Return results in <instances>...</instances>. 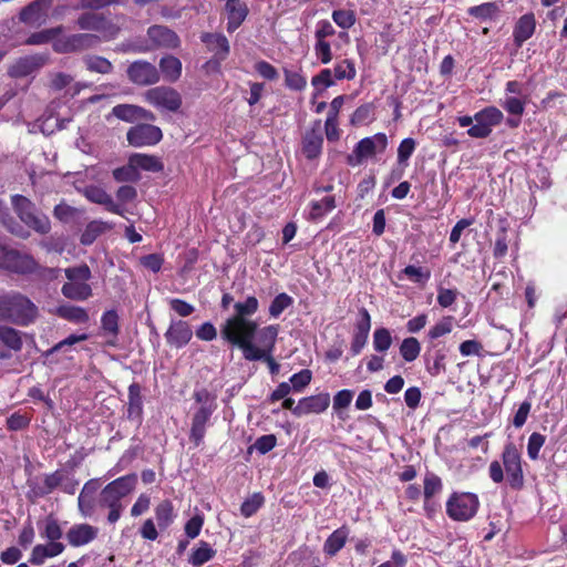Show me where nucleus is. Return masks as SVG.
<instances>
[{"mask_svg":"<svg viewBox=\"0 0 567 567\" xmlns=\"http://www.w3.org/2000/svg\"><path fill=\"white\" fill-rule=\"evenodd\" d=\"M258 307V299L254 296L247 297L245 301L236 302L234 305L235 313L220 324L221 339L234 347L254 341L258 332V323L249 317L257 312Z\"/></svg>","mask_w":567,"mask_h":567,"instance_id":"nucleus-1","label":"nucleus"},{"mask_svg":"<svg viewBox=\"0 0 567 567\" xmlns=\"http://www.w3.org/2000/svg\"><path fill=\"white\" fill-rule=\"evenodd\" d=\"M137 485V475L131 473L106 484L99 496L97 504L101 508L109 509L107 522L115 524L125 509L123 499L128 496Z\"/></svg>","mask_w":567,"mask_h":567,"instance_id":"nucleus-2","label":"nucleus"},{"mask_svg":"<svg viewBox=\"0 0 567 567\" xmlns=\"http://www.w3.org/2000/svg\"><path fill=\"white\" fill-rule=\"evenodd\" d=\"M506 473V482L508 486L515 491L524 486V471L522 465V454L513 442L505 444L502 453V463L493 461L488 467L491 480L499 484L504 482Z\"/></svg>","mask_w":567,"mask_h":567,"instance_id":"nucleus-3","label":"nucleus"},{"mask_svg":"<svg viewBox=\"0 0 567 567\" xmlns=\"http://www.w3.org/2000/svg\"><path fill=\"white\" fill-rule=\"evenodd\" d=\"M37 315V306L25 296L19 292L0 296V320H10L21 326H28Z\"/></svg>","mask_w":567,"mask_h":567,"instance_id":"nucleus-4","label":"nucleus"},{"mask_svg":"<svg viewBox=\"0 0 567 567\" xmlns=\"http://www.w3.org/2000/svg\"><path fill=\"white\" fill-rule=\"evenodd\" d=\"M277 336L278 327L268 326L259 331V338L262 343V348H258L254 341L244 342L238 348L243 351V355L247 361H265L269 368L270 373L274 375L277 374L280 369V365L271 355Z\"/></svg>","mask_w":567,"mask_h":567,"instance_id":"nucleus-5","label":"nucleus"},{"mask_svg":"<svg viewBox=\"0 0 567 567\" xmlns=\"http://www.w3.org/2000/svg\"><path fill=\"white\" fill-rule=\"evenodd\" d=\"M12 205L19 218L39 234H48L51 223L47 215L37 209L33 203L22 195L12 197Z\"/></svg>","mask_w":567,"mask_h":567,"instance_id":"nucleus-6","label":"nucleus"},{"mask_svg":"<svg viewBox=\"0 0 567 567\" xmlns=\"http://www.w3.org/2000/svg\"><path fill=\"white\" fill-rule=\"evenodd\" d=\"M478 506L480 501L476 494L453 492L446 502V514L453 520L467 522L476 515Z\"/></svg>","mask_w":567,"mask_h":567,"instance_id":"nucleus-7","label":"nucleus"},{"mask_svg":"<svg viewBox=\"0 0 567 567\" xmlns=\"http://www.w3.org/2000/svg\"><path fill=\"white\" fill-rule=\"evenodd\" d=\"M0 268L19 275H29L38 270V262L29 254H22L0 243Z\"/></svg>","mask_w":567,"mask_h":567,"instance_id":"nucleus-8","label":"nucleus"},{"mask_svg":"<svg viewBox=\"0 0 567 567\" xmlns=\"http://www.w3.org/2000/svg\"><path fill=\"white\" fill-rule=\"evenodd\" d=\"M474 118L475 124L467 130V135L472 138H486L503 122L504 114L496 106H486L476 112Z\"/></svg>","mask_w":567,"mask_h":567,"instance_id":"nucleus-9","label":"nucleus"},{"mask_svg":"<svg viewBox=\"0 0 567 567\" xmlns=\"http://www.w3.org/2000/svg\"><path fill=\"white\" fill-rule=\"evenodd\" d=\"M147 38L151 45L147 43L132 44L134 52H147L154 48L175 49L179 45L178 35L165 25H152L147 30Z\"/></svg>","mask_w":567,"mask_h":567,"instance_id":"nucleus-10","label":"nucleus"},{"mask_svg":"<svg viewBox=\"0 0 567 567\" xmlns=\"http://www.w3.org/2000/svg\"><path fill=\"white\" fill-rule=\"evenodd\" d=\"M388 146V137L384 133H377L372 136L360 140L347 158L351 166L360 165L365 158L373 156L377 152H383Z\"/></svg>","mask_w":567,"mask_h":567,"instance_id":"nucleus-11","label":"nucleus"},{"mask_svg":"<svg viewBox=\"0 0 567 567\" xmlns=\"http://www.w3.org/2000/svg\"><path fill=\"white\" fill-rule=\"evenodd\" d=\"M64 480V473L60 470L43 476H33L27 481L28 499L34 502L52 493Z\"/></svg>","mask_w":567,"mask_h":567,"instance_id":"nucleus-12","label":"nucleus"},{"mask_svg":"<svg viewBox=\"0 0 567 567\" xmlns=\"http://www.w3.org/2000/svg\"><path fill=\"white\" fill-rule=\"evenodd\" d=\"M145 99L153 106L169 112H177L182 106L181 94L169 86H156L150 89L145 93Z\"/></svg>","mask_w":567,"mask_h":567,"instance_id":"nucleus-13","label":"nucleus"},{"mask_svg":"<svg viewBox=\"0 0 567 567\" xmlns=\"http://www.w3.org/2000/svg\"><path fill=\"white\" fill-rule=\"evenodd\" d=\"M163 137L159 127L152 124H138L131 127L126 133L130 145L134 147L151 146L157 144Z\"/></svg>","mask_w":567,"mask_h":567,"instance_id":"nucleus-14","label":"nucleus"},{"mask_svg":"<svg viewBox=\"0 0 567 567\" xmlns=\"http://www.w3.org/2000/svg\"><path fill=\"white\" fill-rule=\"evenodd\" d=\"M127 76L136 85H152L159 81L161 74L151 62L137 60L127 68Z\"/></svg>","mask_w":567,"mask_h":567,"instance_id":"nucleus-15","label":"nucleus"},{"mask_svg":"<svg viewBox=\"0 0 567 567\" xmlns=\"http://www.w3.org/2000/svg\"><path fill=\"white\" fill-rule=\"evenodd\" d=\"M217 405L198 406L192 417L189 440L199 446L205 437L206 429Z\"/></svg>","mask_w":567,"mask_h":567,"instance_id":"nucleus-16","label":"nucleus"},{"mask_svg":"<svg viewBox=\"0 0 567 567\" xmlns=\"http://www.w3.org/2000/svg\"><path fill=\"white\" fill-rule=\"evenodd\" d=\"M323 135L321 121L317 120L310 130L306 131L301 141V151L307 159H316L322 153Z\"/></svg>","mask_w":567,"mask_h":567,"instance_id":"nucleus-17","label":"nucleus"},{"mask_svg":"<svg viewBox=\"0 0 567 567\" xmlns=\"http://www.w3.org/2000/svg\"><path fill=\"white\" fill-rule=\"evenodd\" d=\"M450 348L442 342L433 343L424 353L426 371L432 377H437L446 370V358Z\"/></svg>","mask_w":567,"mask_h":567,"instance_id":"nucleus-18","label":"nucleus"},{"mask_svg":"<svg viewBox=\"0 0 567 567\" xmlns=\"http://www.w3.org/2000/svg\"><path fill=\"white\" fill-rule=\"evenodd\" d=\"M100 38L91 33H76L72 34L64 40L58 41L54 44L56 52H73L85 50L99 44Z\"/></svg>","mask_w":567,"mask_h":567,"instance_id":"nucleus-19","label":"nucleus"},{"mask_svg":"<svg viewBox=\"0 0 567 567\" xmlns=\"http://www.w3.org/2000/svg\"><path fill=\"white\" fill-rule=\"evenodd\" d=\"M330 405L329 393H319L316 395L306 396L299 400L295 409V416H302L308 414H320L324 412Z\"/></svg>","mask_w":567,"mask_h":567,"instance_id":"nucleus-20","label":"nucleus"},{"mask_svg":"<svg viewBox=\"0 0 567 567\" xmlns=\"http://www.w3.org/2000/svg\"><path fill=\"white\" fill-rule=\"evenodd\" d=\"M164 336L171 347L181 349L190 341L193 331L186 321L172 320Z\"/></svg>","mask_w":567,"mask_h":567,"instance_id":"nucleus-21","label":"nucleus"},{"mask_svg":"<svg viewBox=\"0 0 567 567\" xmlns=\"http://www.w3.org/2000/svg\"><path fill=\"white\" fill-rule=\"evenodd\" d=\"M83 194L90 202L104 206L106 210L113 214L124 216V210L121 205L116 204L112 196L102 187L95 185L86 186Z\"/></svg>","mask_w":567,"mask_h":567,"instance_id":"nucleus-22","label":"nucleus"},{"mask_svg":"<svg viewBox=\"0 0 567 567\" xmlns=\"http://www.w3.org/2000/svg\"><path fill=\"white\" fill-rule=\"evenodd\" d=\"M99 529L89 524H75L66 533V539L73 547L84 546L97 536Z\"/></svg>","mask_w":567,"mask_h":567,"instance_id":"nucleus-23","label":"nucleus"},{"mask_svg":"<svg viewBox=\"0 0 567 567\" xmlns=\"http://www.w3.org/2000/svg\"><path fill=\"white\" fill-rule=\"evenodd\" d=\"M349 535L350 528L347 525H342L334 529L324 540L322 553L329 558L337 556L346 546Z\"/></svg>","mask_w":567,"mask_h":567,"instance_id":"nucleus-24","label":"nucleus"},{"mask_svg":"<svg viewBox=\"0 0 567 567\" xmlns=\"http://www.w3.org/2000/svg\"><path fill=\"white\" fill-rule=\"evenodd\" d=\"M65 549L62 543L48 542L47 544H38L33 547L29 563L34 566H41L49 558L61 555Z\"/></svg>","mask_w":567,"mask_h":567,"instance_id":"nucleus-25","label":"nucleus"},{"mask_svg":"<svg viewBox=\"0 0 567 567\" xmlns=\"http://www.w3.org/2000/svg\"><path fill=\"white\" fill-rule=\"evenodd\" d=\"M536 29V19L534 13L528 12L523 14L515 23L513 30L514 43L517 48H520L524 42L530 39Z\"/></svg>","mask_w":567,"mask_h":567,"instance_id":"nucleus-26","label":"nucleus"},{"mask_svg":"<svg viewBox=\"0 0 567 567\" xmlns=\"http://www.w3.org/2000/svg\"><path fill=\"white\" fill-rule=\"evenodd\" d=\"M210 52L214 53L218 61H224L230 51L229 42L224 34L220 33H203L200 37Z\"/></svg>","mask_w":567,"mask_h":567,"instance_id":"nucleus-27","label":"nucleus"},{"mask_svg":"<svg viewBox=\"0 0 567 567\" xmlns=\"http://www.w3.org/2000/svg\"><path fill=\"white\" fill-rule=\"evenodd\" d=\"M128 402L126 416L128 420L142 422L143 419V398L142 388L138 383L133 382L128 386Z\"/></svg>","mask_w":567,"mask_h":567,"instance_id":"nucleus-28","label":"nucleus"},{"mask_svg":"<svg viewBox=\"0 0 567 567\" xmlns=\"http://www.w3.org/2000/svg\"><path fill=\"white\" fill-rule=\"evenodd\" d=\"M228 13L227 31L234 32L245 21L248 9L241 0H228L226 3Z\"/></svg>","mask_w":567,"mask_h":567,"instance_id":"nucleus-29","label":"nucleus"},{"mask_svg":"<svg viewBox=\"0 0 567 567\" xmlns=\"http://www.w3.org/2000/svg\"><path fill=\"white\" fill-rule=\"evenodd\" d=\"M48 0H35L24 7L20 12V20L27 24H40L45 16Z\"/></svg>","mask_w":567,"mask_h":567,"instance_id":"nucleus-30","label":"nucleus"},{"mask_svg":"<svg viewBox=\"0 0 567 567\" xmlns=\"http://www.w3.org/2000/svg\"><path fill=\"white\" fill-rule=\"evenodd\" d=\"M81 30L87 31H105L110 25V21L101 13L96 12H84L76 21Z\"/></svg>","mask_w":567,"mask_h":567,"instance_id":"nucleus-31","label":"nucleus"},{"mask_svg":"<svg viewBox=\"0 0 567 567\" xmlns=\"http://www.w3.org/2000/svg\"><path fill=\"white\" fill-rule=\"evenodd\" d=\"M334 196H326L321 200H312L309 204L308 219L318 223L336 208Z\"/></svg>","mask_w":567,"mask_h":567,"instance_id":"nucleus-32","label":"nucleus"},{"mask_svg":"<svg viewBox=\"0 0 567 567\" xmlns=\"http://www.w3.org/2000/svg\"><path fill=\"white\" fill-rule=\"evenodd\" d=\"M501 12V6L498 2H484L478 6L470 7L467 9V14L482 21L488 22L494 21L498 17Z\"/></svg>","mask_w":567,"mask_h":567,"instance_id":"nucleus-33","label":"nucleus"},{"mask_svg":"<svg viewBox=\"0 0 567 567\" xmlns=\"http://www.w3.org/2000/svg\"><path fill=\"white\" fill-rule=\"evenodd\" d=\"M101 328L104 336L110 337L107 344L116 346L117 334L120 331L118 327V315L115 310H107L102 315Z\"/></svg>","mask_w":567,"mask_h":567,"instance_id":"nucleus-34","label":"nucleus"},{"mask_svg":"<svg viewBox=\"0 0 567 567\" xmlns=\"http://www.w3.org/2000/svg\"><path fill=\"white\" fill-rule=\"evenodd\" d=\"M216 555V549L205 540L197 543L196 547L193 548L192 554L188 557V563L193 567H200L204 564L212 560Z\"/></svg>","mask_w":567,"mask_h":567,"instance_id":"nucleus-35","label":"nucleus"},{"mask_svg":"<svg viewBox=\"0 0 567 567\" xmlns=\"http://www.w3.org/2000/svg\"><path fill=\"white\" fill-rule=\"evenodd\" d=\"M131 157L137 172L141 169L145 172L159 173L164 169L163 162L155 155L134 153Z\"/></svg>","mask_w":567,"mask_h":567,"instance_id":"nucleus-36","label":"nucleus"},{"mask_svg":"<svg viewBox=\"0 0 567 567\" xmlns=\"http://www.w3.org/2000/svg\"><path fill=\"white\" fill-rule=\"evenodd\" d=\"M161 73L165 81L174 83L182 74V62L174 55H165L159 61Z\"/></svg>","mask_w":567,"mask_h":567,"instance_id":"nucleus-37","label":"nucleus"},{"mask_svg":"<svg viewBox=\"0 0 567 567\" xmlns=\"http://www.w3.org/2000/svg\"><path fill=\"white\" fill-rule=\"evenodd\" d=\"M62 295L71 300L84 301L92 296V288L86 282H65L61 288Z\"/></svg>","mask_w":567,"mask_h":567,"instance_id":"nucleus-38","label":"nucleus"},{"mask_svg":"<svg viewBox=\"0 0 567 567\" xmlns=\"http://www.w3.org/2000/svg\"><path fill=\"white\" fill-rule=\"evenodd\" d=\"M112 225L103 220H92L86 226L80 237V243L84 246L92 245L99 236L111 229Z\"/></svg>","mask_w":567,"mask_h":567,"instance_id":"nucleus-39","label":"nucleus"},{"mask_svg":"<svg viewBox=\"0 0 567 567\" xmlns=\"http://www.w3.org/2000/svg\"><path fill=\"white\" fill-rule=\"evenodd\" d=\"M112 114L118 120L134 122L137 118L146 117L148 112L136 105L118 104L112 109Z\"/></svg>","mask_w":567,"mask_h":567,"instance_id":"nucleus-40","label":"nucleus"},{"mask_svg":"<svg viewBox=\"0 0 567 567\" xmlns=\"http://www.w3.org/2000/svg\"><path fill=\"white\" fill-rule=\"evenodd\" d=\"M154 512L157 525L161 529L168 528L176 518L173 503L169 499H164L157 504Z\"/></svg>","mask_w":567,"mask_h":567,"instance_id":"nucleus-41","label":"nucleus"},{"mask_svg":"<svg viewBox=\"0 0 567 567\" xmlns=\"http://www.w3.org/2000/svg\"><path fill=\"white\" fill-rule=\"evenodd\" d=\"M56 315L73 323H85L89 321L86 310L79 306L63 305L56 309Z\"/></svg>","mask_w":567,"mask_h":567,"instance_id":"nucleus-42","label":"nucleus"},{"mask_svg":"<svg viewBox=\"0 0 567 567\" xmlns=\"http://www.w3.org/2000/svg\"><path fill=\"white\" fill-rule=\"evenodd\" d=\"M40 536L48 542L60 543L63 532L59 522L54 517L48 516L40 526Z\"/></svg>","mask_w":567,"mask_h":567,"instance_id":"nucleus-43","label":"nucleus"},{"mask_svg":"<svg viewBox=\"0 0 567 567\" xmlns=\"http://www.w3.org/2000/svg\"><path fill=\"white\" fill-rule=\"evenodd\" d=\"M0 340L10 350L20 351L22 348V339L20 332L14 328L0 326Z\"/></svg>","mask_w":567,"mask_h":567,"instance_id":"nucleus-44","label":"nucleus"},{"mask_svg":"<svg viewBox=\"0 0 567 567\" xmlns=\"http://www.w3.org/2000/svg\"><path fill=\"white\" fill-rule=\"evenodd\" d=\"M113 177L118 183L138 182L141 178L140 172L136 171L135 164L132 163V157H128L126 165L117 167L113 171Z\"/></svg>","mask_w":567,"mask_h":567,"instance_id":"nucleus-45","label":"nucleus"},{"mask_svg":"<svg viewBox=\"0 0 567 567\" xmlns=\"http://www.w3.org/2000/svg\"><path fill=\"white\" fill-rule=\"evenodd\" d=\"M37 68L34 58L25 56L19 59L9 68V75L12 78H22L31 74Z\"/></svg>","mask_w":567,"mask_h":567,"instance_id":"nucleus-46","label":"nucleus"},{"mask_svg":"<svg viewBox=\"0 0 567 567\" xmlns=\"http://www.w3.org/2000/svg\"><path fill=\"white\" fill-rule=\"evenodd\" d=\"M421 352V344L414 337L405 338L400 344V354L405 362H413Z\"/></svg>","mask_w":567,"mask_h":567,"instance_id":"nucleus-47","label":"nucleus"},{"mask_svg":"<svg viewBox=\"0 0 567 567\" xmlns=\"http://www.w3.org/2000/svg\"><path fill=\"white\" fill-rule=\"evenodd\" d=\"M423 485L424 498H435L443 491L442 480L434 473L425 474Z\"/></svg>","mask_w":567,"mask_h":567,"instance_id":"nucleus-48","label":"nucleus"},{"mask_svg":"<svg viewBox=\"0 0 567 567\" xmlns=\"http://www.w3.org/2000/svg\"><path fill=\"white\" fill-rule=\"evenodd\" d=\"M84 64L89 71L100 74H109L113 70L112 63L107 59L99 55L85 56Z\"/></svg>","mask_w":567,"mask_h":567,"instance_id":"nucleus-49","label":"nucleus"},{"mask_svg":"<svg viewBox=\"0 0 567 567\" xmlns=\"http://www.w3.org/2000/svg\"><path fill=\"white\" fill-rule=\"evenodd\" d=\"M402 274L412 282L417 285H425L431 278V270L426 267H416L414 265L406 266Z\"/></svg>","mask_w":567,"mask_h":567,"instance_id":"nucleus-50","label":"nucleus"},{"mask_svg":"<svg viewBox=\"0 0 567 567\" xmlns=\"http://www.w3.org/2000/svg\"><path fill=\"white\" fill-rule=\"evenodd\" d=\"M331 18L333 22L343 30L352 28L357 22V16L354 11L347 9L333 10Z\"/></svg>","mask_w":567,"mask_h":567,"instance_id":"nucleus-51","label":"nucleus"},{"mask_svg":"<svg viewBox=\"0 0 567 567\" xmlns=\"http://www.w3.org/2000/svg\"><path fill=\"white\" fill-rule=\"evenodd\" d=\"M416 148V141L412 137H406L401 141L398 147V164L405 168L409 165V159Z\"/></svg>","mask_w":567,"mask_h":567,"instance_id":"nucleus-52","label":"nucleus"},{"mask_svg":"<svg viewBox=\"0 0 567 567\" xmlns=\"http://www.w3.org/2000/svg\"><path fill=\"white\" fill-rule=\"evenodd\" d=\"M392 346V336L389 329L378 328L373 332V349L377 352H386Z\"/></svg>","mask_w":567,"mask_h":567,"instance_id":"nucleus-53","label":"nucleus"},{"mask_svg":"<svg viewBox=\"0 0 567 567\" xmlns=\"http://www.w3.org/2000/svg\"><path fill=\"white\" fill-rule=\"evenodd\" d=\"M453 321L454 317L452 316L443 317L427 331V338L430 340H436L445 334H449L453 329Z\"/></svg>","mask_w":567,"mask_h":567,"instance_id":"nucleus-54","label":"nucleus"},{"mask_svg":"<svg viewBox=\"0 0 567 567\" xmlns=\"http://www.w3.org/2000/svg\"><path fill=\"white\" fill-rule=\"evenodd\" d=\"M293 303L292 297L286 292L277 295L269 306V315L272 318H278L287 308Z\"/></svg>","mask_w":567,"mask_h":567,"instance_id":"nucleus-55","label":"nucleus"},{"mask_svg":"<svg viewBox=\"0 0 567 567\" xmlns=\"http://www.w3.org/2000/svg\"><path fill=\"white\" fill-rule=\"evenodd\" d=\"M265 497L261 493H254L245 499L240 506V513L244 517H251L264 505Z\"/></svg>","mask_w":567,"mask_h":567,"instance_id":"nucleus-56","label":"nucleus"},{"mask_svg":"<svg viewBox=\"0 0 567 567\" xmlns=\"http://www.w3.org/2000/svg\"><path fill=\"white\" fill-rule=\"evenodd\" d=\"M355 74V66L351 60L346 59L334 65L333 76L336 80H352Z\"/></svg>","mask_w":567,"mask_h":567,"instance_id":"nucleus-57","label":"nucleus"},{"mask_svg":"<svg viewBox=\"0 0 567 567\" xmlns=\"http://www.w3.org/2000/svg\"><path fill=\"white\" fill-rule=\"evenodd\" d=\"M87 339V334L86 333H82V334H70L68 338L63 339L62 341L58 342L56 344H54L52 348H50L49 350H47L44 352V357L45 358H49L50 355H52L53 353L55 352H59V351H66L69 348H71L72 346H74L75 343L78 342H81V341H84Z\"/></svg>","mask_w":567,"mask_h":567,"instance_id":"nucleus-58","label":"nucleus"},{"mask_svg":"<svg viewBox=\"0 0 567 567\" xmlns=\"http://www.w3.org/2000/svg\"><path fill=\"white\" fill-rule=\"evenodd\" d=\"M545 442H546V436L538 432H533L529 435L528 442H527V455H528L529 460L536 461L539 458V452H540L542 447L544 446Z\"/></svg>","mask_w":567,"mask_h":567,"instance_id":"nucleus-59","label":"nucleus"},{"mask_svg":"<svg viewBox=\"0 0 567 567\" xmlns=\"http://www.w3.org/2000/svg\"><path fill=\"white\" fill-rule=\"evenodd\" d=\"M64 272L70 282H85L91 278V269L86 264L69 267Z\"/></svg>","mask_w":567,"mask_h":567,"instance_id":"nucleus-60","label":"nucleus"},{"mask_svg":"<svg viewBox=\"0 0 567 567\" xmlns=\"http://www.w3.org/2000/svg\"><path fill=\"white\" fill-rule=\"evenodd\" d=\"M336 79L332 76V71L330 69H322L317 75H315L311 80V84L318 92H322L326 89L334 85Z\"/></svg>","mask_w":567,"mask_h":567,"instance_id":"nucleus-61","label":"nucleus"},{"mask_svg":"<svg viewBox=\"0 0 567 567\" xmlns=\"http://www.w3.org/2000/svg\"><path fill=\"white\" fill-rule=\"evenodd\" d=\"M312 373L308 369H303L298 373H295L289 379L290 386L296 392H301L311 381Z\"/></svg>","mask_w":567,"mask_h":567,"instance_id":"nucleus-62","label":"nucleus"},{"mask_svg":"<svg viewBox=\"0 0 567 567\" xmlns=\"http://www.w3.org/2000/svg\"><path fill=\"white\" fill-rule=\"evenodd\" d=\"M286 85L295 91H301L307 85L306 78L297 71L285 70Z\"/></svg>","mask_w":567,"mask_h":567,"instance_id":"nucleus-63","label":"nucleus"},{"mask_svg":"<svg viewBox=\"0 0 567 567\" xmlns=\"http://www.w3.org/2000/svg\"><path fill=\"white\" fill-rule=\"evenodd\" d=\"M359 320L355 322L354 332L357 334H361L369 338L370 329H371V317L369 311L365 308H361L359 310Z\"/></svg>","mask_w":567,"mask_h":567,"instance_id":"nucleus-64","label":"nucleus"}]
</instances>
